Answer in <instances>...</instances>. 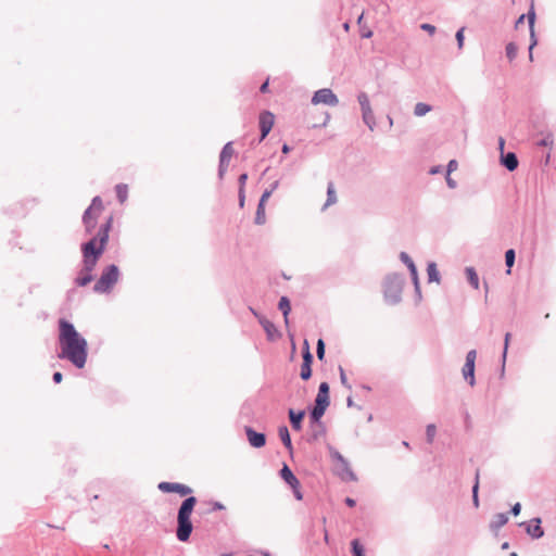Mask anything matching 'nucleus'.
<instances>
[{"instance_id": "nucleus-1", "label": "nucleus", "mask_w": 556, "mask_h": 556, "mask_svg": "<svg viewBox=\"0 0 556 556\" xmlns=\"http://www.w3.org/2000/svg\"><path fill=\"white\" fill-rule=\"evenodd\" d=\"M112 225L113 216L110 215L100 226L97 235L81 245L84 265L77 278L75 279L77 286L85 287L92 281V271L96 268L100 256L105 250Z\"/></svg>"}, {"instance_id": "nucleus-2", "label": "nucleus", "mask_w": 556, "mask_h": 556, "mask_svg": "<svg viewBox=\"0 0 556 556\" xmlns=\"http://www.w3.org/2000/svg\"><path fill=\"white\" fill-rule=\"evenodd\" d=\"M59 358L70 361L77 368H84L88 355L87 341L65 319L59 321Z\"/></svg>"}, {"instance_id": "nucleus-3", "label": "nucleus", "mask_w": 556, "mask_h": 556, "mask_svg": "<svg viewBox=\"0 0 556 556\" xmlns=\"http://www.w3.org/2000/svg\"><path fill=\"white\" fill-rule=\"evenodd\" d=\"M197 498L194 496L187 497L180 505L177 515V539L181 542L189 540L192 532L191 515L197 505Z\"/></svg>"}, {"instance_id": "nucleus-4", "label": "nucleus", "mask_w": 556, "mask_h": 556, "mask_svg": "<svg viewBox=\"0 0 556 556\" xmlns=\"http://www.w3.org/2000/svg\"><path fill=\"white\" fill-rule=\"evenodd\" d=\"M103 212L104 205L102 199L100 197L93 198L91 204L83 215V224L88 233H91L97 227L99 218L102 216Z\"/></svg>"}, {"instance_id": "nucleus-5", "label": "nucleus", "mask_w": 556, "mask_h": 556, "mask_svg": "<svg viewBox=\"0 0 556 556\" xmlns=\"http://www.w3.org/2000/svg\"><path fill=\"white\" fill-rule=\"evenodd\" d=\"M119 276V270L117 266L110 265L108 266L101 274V277L96 282L93 290L97 293H105L109 292L113 286L117 282Z\"/></svg>"}, {"instance_id": "nucleus-6", "label": "nucleus", "mask_w": 556, "mask_h": 556, "mask_svg": "<svg viewBox=\"0 0 556 556\" xmlns=\"http://www.w3.org/2000/svg\"><path fill=\"white\" fill-rule=\"evenodd\" d=\"M312 103L315 105L327 104L330 106H336L339 103V100H338L337 96L332 92L331 89L324 88V89L317 90L314 93V96L312 98Z\"/></svg>"}, {"instance_id": "nucleus-7", "label": "nucleus", "mask_w": 556, "mask_h": 556, "mask_svg": "<svg viewBox=\"0 0 556 556\" xmlns=\"http://www.w3.org/2000/svg\"><path fill=\"white\" fill-rule=\"evenodd\" d=\"M159 490L164 493H177L180 496H187L192 493V489L182 483L174 482H160L157 485Z\"/></svg>"}, {"instance_id": "nucleus-8", "label": "nucleus", "mask_w": 556, "mask_h": 556, "mask_svg": "<svg viewBox=\"0 0 556 556\" xmlns=\"http://www.w3.org/2000/svg\"><path fill=\"white\" fill-rule=\"evenodd\" d=\"M477 353L475 350H471L466 355V363L463 367V376L466 380L469 381L470 386L475 384V363H476Z\"/></svg>"}, {"instance_id": "nucleus-9", "label": "nucleus", "mask_w": 556, "mask_h": 556, "mask_svg": "<svg viewBox=\"0 0 556 556\" xmlns=\"http://www.w3.org/2000/svg\"><path fill=\"white\" fill-rule=\"evenodd\" d=\"M358 102L362 108L364 122L368 125V127L370 129H372L374 125H375V118H374L372 110L370 108L368 96L366 93H361L358 96Z\"/></svg>"}, {"instance_id": "nucleus-10", "label": "nucleus", "mask_w": 556, "mask_h": 556, "mask_svg": "<svg viewBox=\"0 0 556 556\" xmlns=\"http://www.w3.org/2000/svg\"><path fill=\"white\" fill-rule=\"evenodd\" d=\"M275 123V115L269 111H263L258 117V124L261 129V140L269 134Z\"/></svg>"}, {"instance_id": "nucleus-11", "label": "nucleus", "mask_w": 556, "mask_h": 556, "mask_svg": "<svg viewBox=\"0 0 556 556\" xmlns=\"http://www.w3.org/2000/svg\"><path fill=\"white\" fill-rule=\"evenodd\" d=\"M403 287V279L399 275L388 276L384 281L386 295H395L401 292Z\"/></svg>"}, {"instance_id": "nucleus-12", "label": "nucleus", "mask_w": 556, "mask_h": 556, "mask_svg": "<svg viewBox=\"0 0 556 556\" xmlns=\"http://www.w3.org/2000/svg\"><path fill=\"white\" fill-rule=\"evenodd\" d=\"M304 344H305V350H304V353H303V363H302V366H301V378L303 380H307L312 376L311 365H312V362H313V355H312V353L309 351V346H308L307 341H305Z\"/></svg>"}, {"instance_id": "nucleus-13", "label": "nucleus", "mask_w": 556, "mask_h": 556, "mask_svg": "<svg viewBox=\"0 0 556 556\" xmlns=\"http://www.w3.org/2000/svg\"><path fill=\"white\" fill-rule=\"evenodd\" d=\"M245 433H247L249 443L253 447H257L258 448V447H262V446L265 445V443H266L265 434L256 432V431H254L250 427L245 428Z\"/></svg>"}, {"instance_id": "nucleus-14", "label": "nucleus", "mask_w": 556, "mask_h": 556, "mask_svg": "<svg viewBox=\"0 0 556 556\" xmlns=\"http://www.w3.org/2000/svg\"><path fill=\"white\" fill-rule=\"evenodd\" d=\"M329 118L330 116L327 112H320L318 118L314 116V112H309L307 114L308 124L314 128L325 126L328 123Z\"/></svg>"}, {"instance_id": "nucleus-15", "label": "nucleus", "mask_w": 556, "mask_h": 556, "mask_svg": "<svg viewBox=\"0 0 556 556\" xmlns=\"http://www.w3.org/2000/svg\"><path fill=\"white\" fill-rule=\"evenodd\" d=\"M260 323L263 326V329L265 330L267 338L269 340H275L279 337V332L271 321H269L265 317H261Z\"/></svg>"}, {"instance_id": "nucleus-16", "label": "nucleus", "mask_w": 556, "mask_h": 556, "mask_svg": "<svg viewBox=\"0 0 556 556\" xmlns=\"http://www.w3.org/2000/svg\"><path fill=\"white\" fill-rule=\"evenodd\" d=\"M232 154H233V149L231 147V143H227L223 148L222 153H220V174H223V172L228 166V163H229L230 159L232 157Z\"/></svg>"}, {"instance_id": "nucleus-17", "label": "nucleus", "mask_w": 556, "mask_h": 556, "mask_svg": "<svg viewBox=\"0 0 556 556\" xmlns=\"http://www.w3.org/2000/svg\"><path fill=\"white\" fill-rule=\"evenodd\" d=\"M280 475H281V478L291 486V488H296L300 485V481L299 479L293 475V472L291 471V469L287 466V465H283L281 471H280Z\"/></svg>"}, {"instance_id": "nucleus-18", "label": "nucleus", "mask_w": 556, "mask_h": 556, "mask_svg": "<svg viewBox=\"0 0 556 556\" xmlns=\"http://www.w3.org/2000/svg\"><path fill=\"white\" fill-rule=\"evenodd\" d=\"M315 403L329 405V386L327 382L320 383Z\"/></svg>"}, {"instance_id": "nucleus-19", "label": "nucleus", "mask_w": 556, "mask_h": 556, "mask_svg": "<svg viewBox=\"0 0 556 556\" xmlns=\"http://www.w3.org/2000/svg\"><path fill=\"white\" fill-rule=\"evenodd\" d=\"M540 522V519H535L533 523H530L528 526L527 531L532 538L539 539L544 534V531L541 528Z\"/></svg>"}, {"instance_id": "nucleus-20", "label": "nucleus", "mask_w": 556, "mask_h": 556, "mask_svg": "<svg viewBox=\"0 0 556 556\" xmlns=\"http://www.w3.org/2000/svg\"><path fill=\"white\" fill-rule=\"evenodd\" d=\"M503 164L505 165V167L508 170H510V172L515 170L518 167V160H517V156L515 155V153H507L503 157Z\"/></svg>"}, {"instance_id": "nucleus-21", "label": "nucleus", "mask_w": 556, "mask_h": 556, "mask_svg": "<svg viewBox=\"0 0 556 556\" xmlns=\"http://www.w3.org/2000/svg\"><path fill=\"white\" fill-rule=\"evenodd\" d=\"M289 417H290V421H291L292 427L295 430H300L301 429V421H302V419L304 417V412L295 413L293 409H290Z\"/></svg>"}, {"instance_id": "nucleus-22", "label": "nucleus", "mask_w": 556, "mask_h": 556, "mask_svg": "<svg viewBox=\"0 0 556 556\" xmlns=\"http://www.w3.org/2000/svg\"><path fill=\"white\" fill-rule=\"evenodd\" d=\"M508 521V517L504 513H498L494 515L493 520L491 522V528L493 529H500L504 525H506Z\"/></svg>"}, {"instance_id": "nucleus-23", "label": "nucleus", "mask_w": 556, "mask_h": 556, "mask_svg": "<svg viewBox=\"0 0 556 556\" xmlns=\"http://www.w3.org/2000/svg\"><path fill=\"white\" fill-rule=\"evenodd\" d=\"M336 202H337V194H336L334 185L332 182H329L328 188H327V201H326L324 207L326 208V207L334 204Z\"/></svg>"}, {"instance_id": "nucleus-24", "label": "nucleus", "mask_w": 556, "mask_h": 556, "mask_svg": "<svg viewBox=\"0 0 556 556\" xmlns=\"http://www.w3.org/2000/svg\"><path fill=\"white\" fill-rule=\"evenodd\" d=\"M279 309L282 312L283 314V317H285V323L288 324L289 323V313L291 311V305H290V302L289 300L286 298V296H282L279 301Z\"/></svg>"}, {"instance_id": "nucleus-25", "label": "nucleus", "mask_w": 556, "mask_h": 556, "mask_svg": "<svg viewBox=\"0 0 556 556\" xmlns=\"http://www.w3.org/2000/svg\"><path fill=\"white\" fill-rule=\"evenodd\" d=\"M279 437H280L281 441L283 442L285 446L291 451L292 443H291L290 434H289L287 427H281L279 429Z\"/></svg>"}, {"instance_id": "nucleus-26", "label": "nucleus", "mask_w": 556, "mask_h": 556, "mask_svg": "<svg viewBox=\"0 0 556 556\" xmlns=\"http://www.w3.org/2000/svg\"><path fill=\"white\" fill-rule=\"evenodd\" d=\"M466 276H467V279L469 281V283L475 288V289H478L479 288V278H478V275L476 273V270L471 267L467 268L466 269Z\"/></svg>"}, {"instance_id": "nucleus-27", "label": "nucleus", "mask_w": 556, "mask_h": 556, "mask_svg": "<svg viewBox=\"0 0 556 556\" xmlns=\"http://www.w3.org/2000/svg\"><path fill=\"white\" fill-rule=\"evenodd\" d=\"M327 407H328V405H326V404L315 403V407L312 412V418L315 421L319 420L323 417V415L325 414V410Z\"/></svg>"}, {"instance_id": "nucleus-28", "label": "nucleus", "mask_w": 556, "mask_h": 556, "mask_svg": "<svg viewBox=\"0 0 556 556\" xmlns=\"http://www.w3.org/2000/svg\"><path fill=\"white\" fill-rule=\"evenodd\" d=\"M266 220L265 214V205L263 203H258L256 214H255V223L257 225H263Z\"/></svg>"}, {"instance_id": "nucleus-29", "label": "nucleus", "mask_w": 556, "mask_h": 556, "mask_svg": "<svg viewBox=\"0 0 556 556\" xmlns=\"http://www.w3.org/2000/svg\"><path fill=\"white\" fill-rule=\"evenodd\" d=\"M427 274L429 281H435L439 282V271L437 269V265L434 263H430L427 267Z\"/></svg>"}, {"instance_id": "nucleus-30", "label": "nucleus", "mask_w": 556, "mask_h": 556, "mask_svg": "<svg viewBox=\"0 0 556 556\" xmlns=\"http://www.w3.org/2000/svg\"><path fill=\"white\" fill-rule=\"evenodd\" d=\"M431 111V106L424 102H419L415 105L414 114L416 116H424Z\"/></svg>"}, {"instance_id": "nucleus-31", "label": "nucleus", "mask_w": 556, "mask_h": 556, "mask_svg": "<svg viewBox=\"0 0 556 556\" xmlns=\"http://www.w3.org/2000/svg\"><path fill=\"white\" fill-rule=\"evenodd\" d=\"M117 199L121 203H124L128 195V188L126 185H117L115 188Z\"/></svg>"}, {"instance_id": "nucleus-32", "label": "nucleus", "mask_w": 556, "mask_h": 556, "mask_svg": "<svg viewBox=\"0 0 556 556\" xmlns=\"http://www.w3.org/2000/svg\"><path fill=\"white\" fill-rule=\"evenodd\" d=\"M479 479H480V472H479V470H477L475 484L472 486V501H473V504L476 507L479 506V498H478Z\"/></svg>"}, {"instance_id": "nucleus-33", "label": "nucleus", "mask_w": 556, "mask_h": 556, "mask_svg": "<svg viewBox=\"0 0 556 556\" xmlns=\"http://www.w3.org/2000/svg\"><path fill=\"white\" fill-rule=\"evenodd\" d=\"M351 545H352V552H353L354 556H365V548L359 543L358 540H353Z\"/></svg>"}, {"instance_id": "nucleus-34", "label": "nucleus", "mask_w": 556, "mask_h": 556, "mask_svg": "<svg viewBox=\"0 0 556 556\" xmlns=\"http://www.w3.org/2000/svg\"><path fill=\"white\" fill-rule=\"evenodd\" d=\"M505 262L506 266L508 267L507 274H510V268L513 267L515 263V251L513 249H509L505 253Z\"/></svg>"}, {"instance_id": "nucleus-35", "label": "nucleus", "mask_w": 556, "mask_h": 556, "mask_svg": "<svg viewBox=\"0 0 556 556\" xmlns=\"http://www.w3.org/2000/svg\"><path fill=\"white\" fill-rule=\"evenodd\" d=\"M401 258H402V260H407V261H409V270H410V273H412V275H413V278H414L415 283L417 285V282H418V279H417V269H416V266H415L414 262H413V261H412V258H410L406 253H404V252H403V253H401Z\"/></svg>"}, {"instance_id": "nucleus-36", "label": "nucleus", "mask_w": 556, "mask_h": 556, "mask_svg": "<svg viewBox=\"0 0 556 556\" xmlns=\"http://www.w3.org/2000/svg\"><path fill=\"white\" fill-rule=\"evenodd\" d=\"M517 55V47L514 42H509L506 46V56L509 61H513Z\"/></svg>"}, {"instance_id": "nucleus-37", "label": "nucleus", "mask_w": 556, "mask_h": 556, "mask_svg": "<svg viewBox=\"0 0 556 556\" xmlns=\"http://www.w3.org/2000/svg\"><path fill=\"white\" fill-rule=\"evenodd\" d=\"M435 432H437L435 426L434 425H428L426 434H427V440H428L429 443H432V441H433V439L435 437Z\"/></svg>"}, {"instance_id": "nucleus-38", "label": "nucleus", "mask_w": 556, "mask_h": 556, "mask_svg": "<svg viewBox=\"0 0 556 556\" xmlns=\"http://www.w3.org/2000/svg\"><path fill=\"white\" fill-rule=\"evenodd\" d=\"M317 357L321 361L325 356V343L321 339L317 342Z\"/></svg>"}, {"instance_id": "nucleus-39", "label": "nucleus", "mask_w": 556, "mask_h": 556, "mask_svg": "<svg viewBox=\"0 0 556 556\" xmlns=\"http://www.w3.org/2000/svg\"><path fill=\"white\" fill-rule=\"evenodd\" d=\"M464 31H465V28L462 27L457 33H456V40H457V43H458V48L462 49L463 46H464V40H465V36H464Z\"/></svg>"}, {"instance_id": "nucleus-40", "label": "nucleus", "mask_w": 556, "mask_h": 556, "mask_svg": "<svg viewBox=\"0 0 556 556\" xmlns=\"http://www.w3.org/2000/svg\"><path fill=\"white\" fill-rule=\"evenodd\" d=\"M528 20H529V25H530L531 33L533 34V26H534V20H535V13H534L533 10H531L528 13Z\"/></svg>"}, {"instance_id": "nucleus-41", "label": "nucleus", "mask_w": 556, "mask_h": 556, "mask_svg": "<svg viewBox=\"0 0 556 556\" xmlns=\"http://www.w3.org/2000/svg\"><path fill=\"white\" fill-rule=\"evenodd\" d=\"M271 192H273V189L271 190H266L262 197H261V200H260V203H263L264 205L266 204V202L268 201L269 197L271 195Z\"/></svg>"}, {"instance_id": "nucleus-42", "label": "nucleus", "mask_w": 556, "mask_h": 556, "mask_svg": "<svg viewBox=\"0 0 556 556\" xmlns=\"http://www.w3.org/2000/svg\"><path fill=\"white\" fill-rule=\"evenodd\" d=\"M457 162L455 160L450 161L447 165V175L457 169Z\"/></svg>"}, {"instance_id": "nucleus-43", "label": "nucleus", "mask_w": 556, "mask_h": 556, "mask_svg": "<svg viewBox=\"0 0 556 556\" xmlns=\"http://www.w3.org/2000/svg\"><path fill=\"white\" fill-rule=\"evenodd\" d=\"M421 29L428 31L431 35L434 34V31H435V27L431 24H422Z\"/></svg>"}, {"instance_id": "nucleus-44", "label": "nucleus", "mask_w": 556, "mask_h": 556, "mask_svg": "<svg viewBox=\"0 0 556 556\" xmlns=\"http://www.w3.org/2000/svg\"><path fill=\"white\" fill-rule=\"evenodd\" d=\"M247 179H248V175L247 174H241L240 177H239L240 188H242L243 190H244V186H245Z\"/></svg>"}, {"instance_id": "nucleus-45", "label": "nucleus", "mask_w": 556, "mask_h": 556, "mask_svg": "<svg viewBox=\"0 0 556 556\" xmlns=\"http://www.w3.org/2000/svg\"><path fill=\"white\" fill-rule=\"evenodd\" d=\"M244 200H245L244 190L242 188H240L239 189V203H240V206L244 205Z\"/></svg>"}, {"instance_id": "nucleus-46", "label": "nucleus", "mask_w": 556, "mask_h": 556, "mask_svg": "<svg viewBox=\"0 0 556 556\" xmlns=\"http://www.w3.org/2000/svg\"><path fill=\"white\" fill-rule=\"evenodd\" d=\"M510 337H511L510 332H507V333L505 334L504 356H505V355H506V353H507V349H508V344H509Z\"/></svg>"}, {"instance_id": "nucleus-47", "label": "nucleus", "mask_w": 556, "mask_h": 556, "mask_svg": "<svg viewBox=\"0 0 556 556\" xmlns=\"http://www.w3.org/2000/svg\"><path fill=\"white\" fill-rule=\"evenodd\" d=\"M520 509H521V506L519 503H516L513 508H511V513L514 516H518L519 513H520Z\"/></svg>"}, {"instance_id": "nucleus-48", "label": "nucleus", "mask_w": 556, "mask_h": 556, "mask_svg": "<svg viewBox=\"0 0 556 556\" xmlns=\"http://www.w3.org/2000/svg\"><path fill=\"white\" fill-rule=\"evenodd\" d=\"M62 379H63V376H62V374H61L60 371L54 372V375H53V381H54L55 383H60V382L62 381Z\"/></svg>"}, {"instance_id": "nucleus-49", "label": "nucleus", "mask_w": 556, "mask_h": 556, "mask_svg": "<svg viewBox=\"0 0 556 556\" xmlns=\"http://www.w3.org/2000/svg\"><path fill=\"white\" fill-rule=\"evenodd\" d=\"M292 490H293V493H294L296 500L301 501L303 496H302V493L300 491V485L296 486V488H292Z\"/></svg>"}, {"instance_id": "nucleus-50", "label": "nucleus", "mask_w": 556, "mask_h": 556, "mask_svg": "<svg viewBox=\"0 0 556 556\" xmlns=\"http://www.w3.org/2000/svg\"><path fill=\"white\" fill-rule=\"evenodd\" d=\"M268 79L261 86L260 90L261 92L265 93L268 91Z\"/></svg>"}, {"instance_id": "nucleus-51", "label": "nucleus", "mask_w": 556, "mask_h": 556, "mask_svg": "<svg viewBox=\"0 0 556 556\" xmlns=\"http://www.w3.org/2000/svg\"><path fill=\"white\" fill-rule=\"evenodd\" d=\"M345 503H346V505H348V506H350V507L355 506V501H354L353 498H351V497H346V498H345Z\"/></svg>"}, {"instance_id": "nucleus-52", "label": "nucleus", "mask_w": 556, "mask_h": 556, "mask_svg": "<svg viewBox=\"0 0 556 556\" xmlns=\"http://www.w3.org/2000/svg\"><path fill=\"white\" fill-rule=\"evenodd\" d=\"M446 181H447V185L451 187V188H454L456 186L455 181L453 179L450 178V175H447L446 177Z\"/></svg>"}, {"instance_id": "nucleus-53", "label": "nucleus", "mask_w": 556, "mask_h": 556, "mask_svg": "<svg viewBox=\"0 0 556 556\" xmlns=\"http://www.w3.org/2000/svg\"><path fill=\"white\" fill-rule=\"evenodd\" d=\"M372 36V31L371 30H367V31H363L362 33V37L363 38H370Z\"/></svg>"}, {"instance_id": "nucleus-54", "label": "nucleus", "mask_w": 556, "mask_h": 556, "mask_svg": "<svg viewBox=\"0 0 556 556\" xmlns=\"http://www.w3.org/2000/svg\"><path fill=\"white\" fill-rule=\"evenodd\" d=\"M525 21V15H520L519 18L517 20L516 22V27H519V25H521Z\"/></svg>"}, {"instance_id": "nucleus-55", "label": "nucleus", "mask_w": 556, "mask_h": 556, "mask_svg": "<svg viewBox=\"0 0 556 556\" xmlns=\"http://www.w3.org/2000/svg\"><path fill=\"white\" fill-rule=\"evenodd\" d=\"M289 151H290L289 146H288V144H283V147H282V152H283L285 154H287Z\"/></svg>"}, {"instance_id": "nucleus-56", "label": "nucleus", "mask_w": 556, "mask_h": 556, "mask_svg": "<svg viewBox=\"0 0 556 556\" xmlns=\"http://www.w3.org/2000/svg\"><path fill=\"white\" fill-rule=\"evenodd\" d=\"M345 374L343 372V370H341V381L345 383Z\"/></svg>"}, {"instance_id": "nucleus-57", "label": "nucleus", "mask_w": 556, "mask_h": 556, "mask_svg": "<svg viewBox=\"0 0 556 556\" xmlns=\"http://www.w3.org/2000/svg\"><path fill=\"white\" fill-rule=\"evenodd\" d=\"M504 144H505V141H504V139H503V138H501V139H500V147H501V149H503V148H504Z\"/></svg>"}, {"instance_id": "nucleus-58", "label": "nucleus", "mask_w": 556, "mask_h": 556, "mask_svg": "<svg viewBox=\"0 0 556 556\" xmlns=\"http://www.w3.org/2000/svg\"><path fill=\"white\" fill-rule=\"evenodd\" d=\"M509 547V544L507 542L503 543L502 544V548L503 549H507Z\"/></svg>"}, {"instance_id": "nucleus-59", "label": "nucleus", "mask_w": 556, "mask_h": 556, "mask_svg": "<svg viewBox=\"0 0 556 556\" xmlns=\"http://www.w3.org/2000/svg\"><path fill=\"white\" fill-rule=\"evenodd\" d=\"M364 13H362L357 20V23L361 24L363 22Z\"/></svg>"}, {"instance_id": "nucleus-60", "label": "nucleus", "mask_w": 556, "mask_h": 556, "mask_svg": "<svg viewBox=\"0 0 556 556\" xmlns=\"http://www.w3.org/2000/svg\"><path fill=\"white\" fill-rule=\"evenodd\" d=\"M542 144H543V146H547V144H548V138L544 139V140L542 141Z\"/></svg>"}, {"instance_id": "nucleus-61", "label": "nucleus", "mask_w": 556, "mask_h": 556, "mask_svg": "<svg viewBox=\"0 0 556 556\" xmlns=\"http://www.w3.org/2000/svg\"><path fill=\"white\" fill-rule=\"evenodd\" d=\"M535 45V42H533L531 46H530V51L533 49V46ZM530 59H532V54L530 53Z\"/></svg>"}, {"instance_id": "nucleus-62", "label": "nucleus", "mask_w": 556, "mask_h": 556, "mask_svg": "<svg viewBox=\"0 0 556 556\" xmlns=\"http://www.w3.org/2000/svg\"><path fill=\"white\" fill-rule=\"evenodd\" d=\"M349 28H350V25H349L348 23H345V24H344V29H345V30H349Z\"/></svg>"}, {"instance_id": "nucleus-63", "label": "nucleus", "mask_w": 556, "mask_h": 556, "mask_svg": "<svg viewBox=\"0 0 556 556\" xmlns=\"http://www.w3.org/2000/svg\"><path fill=\"white\" fill-rule=\"evenodd\" d=\"M408 267H409V261L407 260H402Z\"/></svg>"}, {"instance_id": "nucleus-64", "label": "nucleus", "mask_w": 556, "mask_h": 556, "mask_svg": "<svg viewBox=\"0 0 556 556\" xmlns=\"http://www.w3.org/2000/svg\"><path fill=\"white\" fill-rule=\"evenodd\" d=\"M510 556H517V553L513 552V553L510 554Z\"/></svg>"}]
</instances>
